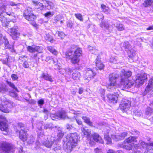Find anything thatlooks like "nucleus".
I'll return each mask as SVG.
<instances>
[{"label": "nucleus", "mask_w": 153, "mask_h": 153, "mask_svg": "<svg viewBox=\"0 0 153 153\" xmlns=\"http://www.w3.org/2000/svg\"><path fill=\"white\" fill-rule=\"evenodd\" d=\"M82 51L81 48H77L73 45L71 49L65 53V57L68 59L71 60V62L73 64H77L79 62V57L82 56Z\"/></svg>", "instance_id": "obj_1"}, {"label": "nucleus", "mask_w": 153, "mask_h": 153, "mask_svg": "<svg viewBox=\"0 0 153 153\" xmlns=\"http://www.w3.org/2000/svg\"><path fill=\"white\" fill-rule=\"evenodd\" d=\"M118 77L119 75L116 73H113L109 75L110 84L108 85L107 88L109 91L114 92L115 93H117V92L118 94L119 95V90H117L118 92L116 91V89L118 87V85L116 82V80Z\"/></svg>", "instance_id": "obj_2"}, {"label": "nucleus", "mask_w": 153, "mask_h": 153, "mask_svg": "<svg viewBox=\"0 0 153 153\" xmlns=\"http://www.w3.org/2000/svg\"><path fill=\"white\" fill-rule=\"evenodd\" d=\"M15 147L11 144L6 142L2 143L0 146V152L1 153H10L14 151Z\"/></svg>", "instance_id": "obj_3"}, {"label": "nucleus", "mask_w": 153, "mask_h": 153, "mask_svg": "<svg viewBox=\"0 0 153 153\" xmlns=\"http://www.w3.org/2000/svg\"><path fill=\"white\" fill-rule=\"evenodd\" d=\"M13 107V102L7 100L6 98L5 101H2L0 102V110L3 112L8 113L10 110L8 108H12Z\"/></svg>", "instance_id": "obj_4"}, {"label": "nucleus", "mask_w": 153, "mask_h": 153, "mask_svg": "<svg viewBox=\"0 0 153 153\" xmlns=\"http://www.w3.org/2000/svg\"><path fill=\"white\" fill-rule=\"evenodd\" d=\"M23 16L25 19L30 21L34 20L36 18L33 13L32 9L29 7L24 11Z\"/></svg>", "instance_id": "obj_5"}, {"label": "nucleus", "mask_w": 153, "mask_h": 153, "mask_svg": "<svg viewBox=\"0 0 153 153\" xmlns=\"http://www.w3.org/2000/svg\"><path fill=\"white\" fill-rule=\"evenodd\" d=\"M147 79V74L145 73H142L138 74L136 76L135 81V86L139 87L141 85L143 84L144 82L146 81Z\"/></svg>", "instance_id": "obj_6"}, {"label": "nucleus", "mask_w": 153, "mask_h": 153, "mask_svg": "<svg viewBox=\"0 0 153 153\" xmlns=\"http://www.w3.org/2000/svg\"><path fill=\"white\" fill-rule=\"evenodd\" d=\"M66 142L71 143L72 146H76L77 142V134L76 133H70L68 134L66 137Z\"/></svg>", "instance_id": "obj_7"}, {"label": "nucleus", "mask_w": 153, "mask_h": 153, "mask_svg": "<svg viewBox=\"0 0 153 153\" xmlns=\"http://www.w3.org/2000/svg\"><path fill=\"white\" fill-rule=\"evenodd\" d=\"M27 51L29 52L36 53H34L32 55V56L33 58H36L37 56V53H42V50L40 47L39 46H28L27 48Z\"/></svg>", "instance_id": "obj_8"}, {"label": "nucleus", "mask_w": 153, "mask_h": 153, "mask_svg": "<svg viewBox=\"0 0 153 153\" xmlns=\"http://www.w3.org/2000/svg\"><path fill=\"white\" fill-rule=\"evenodd\" d=\"M20 130H18L16 132L19 133V138L23 141H25L27 140V129L26 127L25 126L20 128Z\"/></svg>", "instance_id": "obj_9"}, {"label": "nucleus", "mask_w": 153, "mask_h": 153, "mask_svg": "<svg viewBox=\"0 0 153 153\" xmlns=\"http://www.w3.org/2000/svg\"><path fill=\"white\" fill-rule=\"evenodd\" d=\"M96 75V73L94 72L93 70L88 68L86 71L85 75L84 76L85 79L89 81L92 78H94Z\"/></svg>", "instance_id": "obj_10"}, {"label": "nucleus", "mask_w": 153, "mask_h": 153, "mask_svg": "<svg viewBox=\"0 0 153 153\" xmlns=\"http://www.w3.org/2000/svg\"><path fill=\"white\" fill-rule=\"evenodd\" d=\"M66 117V112L63 110L59 111L55 114H52L51 115V117L53 120H55L56 119H58L59 118L64 119Z\"/></svg>", "instance_id": "obj_11"}, {"label": "nucleus", "mask_w": 153, "mask_h": 153, "mask_svg": "<svg viewBox=\"0 0 153 153\" xmlns=\"http://www.w3.org/2000/svg\"><path fill=\"white\" fill-rule=\"evenodd\" d=\"M120 82L122 85L125 88L128 89L133 86L134 82L132 80H129L128 79H121Z\"/></svg>", "instance_id": "obj_12"}, {"label": "nucleus", "mask_w": 153, "mask_h": 153, "mask_svg": "<svg viewBox=\"0 0 153 153\" xmlns=\"http://www.w3.org/2000/svg\"><path fill=\"white\" fill-rule=\"evenodd\" d=\"M100 26L105 31L108 30L110 32H111L112 31V26L110 25L107 22H101L100 24Z\"/></svg>", "instance_id": "obj_13"}, {"label": "nucleus", "mask_w": 153, "mask_h": 153, "mask_svg": "<svg viewBox=\"0 0 153 153\" xmlns=\"http://www.w3.org/2000/svg\"><path fill=\"white\" fill-rule=\"evenodd\" d=\"M130 106V101L128 100H125L120 105V107L122 111H126L128 109Z\"/></svg>", "instance_id": "obj_14"}, {"label": "nucleus", "mask_w": 153, "mask_h": 153, "mask_svg": "<svg viewBox=\"0 0 153 153\" xmlns=\"http://www.w3.org/2000/svg\"><path fill=\"white\" fill-rule=\"evenodd\" d=\"M122 146L123 148L126 150H131L132 151H135L139 147V145L135 144L134 143L123 145Z\"/></svg>", "instance_id": "obj_15"}, {"label": "nucleus", "mask_w": 153, "mask_h": 153, "mask_svg": "<svg viewBox=\"0 0 153 153\" xmlns=\"http://www.w3.org/2000/svg\"><path fill=\"white\" fill-rule=\"evenodd\" d=\"M151 91H153V77L149 79L148 85L145 88L144 93L149 92L151 94Z\"/></svg>", "instance_id": "obj_16"}, {"label": "nucleus", "mask_w": 153, "mask_h": 153, "mask_svg": "<svg viewBox=\"0 0 153 153\" xmlns=\"http://www.w3.org/2000/svg\"><path fill=\"white\" fill-rule=\"evenodd\" d=\"M132 73L130 71H126L124 69L121 70V79H128V77H130L132 75Z\"/></svg>", "instance_id": "obj_17"}, {"label": "nucleus", "mask_w": 153, "mask_h": 153, "mask_svg": "<svg viewBox=\"0 0 153 153\" xmlns=\"http://www.w3.org/2000/svg\"><path fill=\"white\" fill-rule=\"evenodd\" d=\"M76 146H72L71 143H68L67 142L64 143L63 145V148L65 151L67 153H70L71 152L72 149Z\"/></svg>", "instance_id": "obj_18"}, {"label": "nucleus", "mask_w": 153, "mask_h": 153, "mask_svg": "<svg viewBox=\"0 0 153 153\" xmlns=\"http://www.w3.org/2000/svg\"><path fill=\"white\" fill-rule=\"evenodd\" d=\"M43 3L45 4V9L50 10L52 9L54 7V4L49 1L44 0L43 1Z\"/></svg>", "instance_id": "obj_19"}, {"label": "nucleus", "mask_w": 153, "mask_h": 153, "mask_svg": "<svg viewBox=\"0 0 153 153\" xmlns=\"http://www.w3.org/2000/svg\"><path fill=\"white\" fill-rule=\"evenodd\" d=\"M118 93L117 92V94L116 95L111 94H108L107 95V97L111 102L113 103H116L118 97L119 96V94H118Z\"/></svg>", "instance_id": "obj_20"}, {"label": "nucleus", "mask_w": 153, "mask_h": 153, "mask_svg": "<svg viewBox=\"0 0 153 153\" xmlns=\"http://www.w3.org/2000/svg\"><path fill=\"white\" fill-rule=\"evenodd\" d=\"M92 136L94 140L96 142L101 143H103V141L98 134L94 133Z\"/></svg>", "instance_id": "obj_21"}, {"label": "nucleus", "mask_w": 153, "mask_h": 153, "mask_svg": "<svg viewBox=\"0 0 153 153\" xmlns=\"http://www.w3.org/2000/svg\"><path fill=\"white\" fill-rule=\"evenodd\" d=\"M42 143L43 145L46 147L50 148L52 145L53 144L54 142L52 140L50 141L48 140H46L45 141H43Z\"/></svg>", "instance_id": "obj_22"}, {"label": "nucleus", "mask_w": 153, "mask_h": 153, "mask_svg": "<svg viewBox=\"0 0 153 153\" xmlns=\"http://www.w3.org/2000/svg\"><path fill=\"white\" fill-rule=\"evenodd\" d=\"M6 122L4 121L0 122V129L2 131H6L7 129L8 125Z\"/></svg>", "instance_id": "obj_23"}, {"label": "nucleus", "mask_w": 153, "mask_h": 153, "mask_svg": "<svg viewBox=\"0 0 153 153\" xmlns=\"http://www.w3.org/2000/svg\"><path fill=\"white\" fill-rule=\"evenodd\" d=\"M32 3L36 6L37 8L39 9L40 10H43L45 9V5L42 3L35 1H32Z\"/></svg>", "instance_id": "obj_24"}, {"label": "nucleus", "mask_w": 153, "mask_h": 153, "mask_svg": "<svg viewBox=\"0 0 153 153\" xmlns=\"http://www.w3.org/2000/svg\"><path fill=\"white\" fill-rule=\"evenodd\" d=\"M40 77L45 80L49 81L51 82L53 81V80L51 78V76L47 74H45L44 73H43L41 74Z\"/></svg>", "instance_id": "obj_25"}, {"label": "nucleus", "mask_w": 153, "mask_h": 153, "mask_svg": "<svg viewBox=\"0 0 153 153\" xmlns=\"http://www.w3.org/2000/svg\"><path fill=\"white\" fill-rule=\"evenodd\" d=\"M137 137V136H130L128 137L127 139H126V140L124 141L125 143H131L132 142H137L136 139Z\"/></svg>", "instance_id": "obj_26"}, {"label": "nucleus", "mask_w": 153, "mask_h": 153, "mask_svg": "<svg viewBox=\"0 0 153 153\" xmlns=\"http://www.w3.org/2000/svg\"><path fill=\"white\" fill-rule=\"evenodd\" d=\"M7 84L12 89L13 91H16L17 92H19V91L17 89V87L15 86V85L11 81L7 80L6 81Z\"/></svg>", "instance_id": "obj_27"}, {"label": "nucleus", "mask_w": 153, "mask_h": 153, "mask_svg": "<svg viewBox=\"0 0 153 153\" xmlns=\"http://www.w3.org/2000/svg\"><path fill=\"white\" fill-rule=\"evenodd\" d=\"M82 131L83 134L88 138V139H89L90 137V134H91V131L90 130L88 129L83 128L82 130Z\"/></svg>", "instance_id": "obj_28"}, {"label": "nucleus", "mask_w": 153, "mask_h": 153, "mask_svg": "<svg viewBox=\"0 0 153 153\" xmlns=\"http://www.w3.org/2000/svg\"><path fill=\"white\" fill-rule=\"evenodd\" d=\"M80 76L81 74L78 71H75L72 74V78L74 80H79Z\"/></svg>", "instance_id": "obj_29"}, {"label": "nucleus", "mask_w": 153, "mask_h": 153, "mask_svg": "<svg viewBox=\"0 0 153 153\" xmlns=\"http://www.w3.org/2000/svg\"><path fill=\"white\" fill-rule=\"evenodd\" d=\"M153 113V108L149 107L147 108L145 110V114L146 117L150 116Z\"/></svg>", "instance_id": "obj_30"}, {"label": "nucleus", "mask_w": 153, "mask_h": 153, "mask_svg": "<svg viewBox=\"0 0 153 153\" xmlns=\"http://www.w3.org/2000/svg\"><path fill=\"white\" fill-rule=\"evenodd\" d=\"M97 68L100 70L102 69L104 67V65L100 62V60L97 58L95 62Z\"/></svg>", "instance_id": "obj_31"}, {"label": "nucleus", "mask_w": 153, "mask_h": 153, "mask_svg": "<svg viewBox=\"0 0 153 153\" xmlns=\"http://www.w3.org/2000/svg\"><path fill=\"white\" fill-rule=\"evenodd\" d=\"M82 118L85 123L90 126H92V123L90 121V118L89 117L86 116H83Z\"/></svg>", "instance_id": "obj_32"}, {"label": "nucleus", "mask_w": 153, "mask_h": 153, "mask_svg": "<svg viewBox=\"0 0 153 153\" xmlns=\"http://www.w3.org/2000/svg\"><path fill=\"white\" fill-rule=\"evenodd\" d=\"M55 35L57 34L60 39L63 38L65 36V34L62 32H59L58 31H54L53 32Z\"/></svg>", "instance_id": "obj_33"}, {"label": "nucleus", "mask_w": 153, "mask_h": 153, "mask_svg": "<svg viewBox=\"0 0 153 153\" xmlns=\"http://www.w3.org/2000/svg\"><path fill=\"white\" fill-rule=\"evenodd\" d=\"M47 49L54 55H56L58 53L57 51L53 47L51 46H48L47 47Z\"/></svg>", "instance_id": "obj_34"}, {"label": "nucleus", "mask_w": 153, "mask_h": 153, "mask_svg": "<svg viewBox=\"0 0 153 153\" xmlns=\"http://www.w3.org/2000/svg\"><path fill=\"white\" fill-rule=\"evenodd\" d=\"M123 47L125 49L126 51L128 50L131 49V47L128 41L125 42L123 43Z\"/></svg>", "instance_id": "obj_35"}, {"label": "nucleus", "mask_w": 153, "mask_h": 153, "mask_svg": "<svg viewBox=\"0 0 153 153\" xmlns=\"http://www.w3.org/2000/svg\"><path fill=\"white\" fill-rule=\"evenodd\" d=\"M153 2V0H145L143 3V6L145 7L150 6Z\"/></svg>", "instance_id": "obj_36"}, {"label": "nucleus", "mask_w": 153, "mask_h": 153, "mask_svg": "<svg viewBox=\"0 0 153 153\" xmlns=\"http://www.w3.org/2000/svg\"><path fill=\"white\" fill-rule=\"evenodd\" d=\"M128 54L130 57H133L135 55V51L133 49L131 48L128 50Z\"/></svg>", "instance_id": "obj_37"}, {"label": "nucleus", "mask_w": 153, "mask_h": 153, "mask_svg": "<svg viewBox=\"0 0 153 153\" xmlns=\"http://www.w3.org/2000/svg\"><path fill=\"white\" fill-rule=\"evenodd\" d=\"M4 41L3 42L5 49H10L12 48V46L10 45L7 40L5 38L4 39Z\"/></svg>", "instance_id": "obj_38"}, {"label": "nucleus", "mask_w": 153, "mask_h": 153, "mask_svg": "<svg viewBox=\"0 0 153 153\" xmlns=\"http://www.w3.org/2000/svg\"><path fill=\"white\" fill-rule=\"evenodd\" d=\"M18 27L17 26H14L11 29L10 32L12 35L16 36L18 34Z\"/></svg>", "instance_id": "obj_39"}, {"label": "nucleus", "mask_w": 153, "mask_h": 153, "mask_svg": "<svg viewBox=\"0 0 153 153\" xmlns=\"http://www.w3.org/2000/svg\"><path fill=\"white\" fill-rule=\"evenodd\" d=\"M7 91V89L5 85L0 84V92L4 93Z\"/></svg>", "instance_id": "obj_40"}, {"label": "nucleus", "mask_w": 153, "mask_h": 153, "mask_svg": "<svg viewBox=\"0 0 153 153\" xmlns=\"http://www.w3.org/2000/svg\"><path fill=\"white\" fill-rule=\"evenodd\" d=\"M104 138L106 141V143L108 144H110L111 143V139L109 136L108 135L105 134L104 135Z\"/></svg>", "instance_id": "obj_41"}, {"label": "nucleus", "mask_w": 153, "mask_h": 153, "mask_svg": "<svg viewBox=\"0 0 153 153\" xmlns=\"http://www.w3.org/2000/svg\"><path fill=\"white\" fill-rule=\"evenodd\" d=\"M115 27L117 30L120 31L123 30L125 29L124 25L121 24H117Z\"/></svg>", "instance_id": "obj_42"}, {"label": "nucleus", "mask_w": 153, "mask_h": 153, "mask_svg": "<svg viewBox=\"0 0 153 153\" xmlns=\"http://www.w3.org/2000/svg\"><path fill=\"white\" fill-rule=\"evenodd\" d=\"M111 137L113 140L115 141H117L119 140H121L120 139V137L119 134H117L116 135L113 134L111 136Z\"/></svg>", "instance_id": "obj_43"}, {"label": "nucleus", "mask_w": 153, "mask_h": 153, "mask_svg": "<svg viewBox=\"0 0 153 153\" xmlns=\"http://www.w3.org/2000/svg\"><path fill=\"white\" fill-rule=\"evenodd\" d=\"M101 7L102 11L106 13H107L108 12L109 8L108 7H107L104 4H102L101 5Z\"/></svg>", "instance_id": "obj_44"}, {"label": "nucleus", "mask_w": 153, "mask_h": 153, "mask_svg": "<svg viewBox=\"0 0 153 153\" xmlns=\"http://www.w3.org/2000/svg\"><path fill=\"white\" fill-rule=\"evenodd\" d=\"M76 17L80 21H83V18L81 14L80 13H75L74 14Z\"/></svg>", "instance_id": "obj_45"}, {"label": "nucleus", "mask_w": 153, "mask_h": 153, "mask_svg": "<svg viewBox=\"0 0 153 153\" xmlns=\"http://www.w3.org/2000/svg\"><path fill=\"white\" fill-rule=\"evenodd\" d=\"M119 134L120 137V139L122 140H123L127 136L128 133L127 132H124L120 134Z\"/></svg>", "instance_id": "obj_46"}, {"label": "nucleus", "mask_w": 153, "mask_h": 153, "mask_svg": "<svg viewBox=\"0 0 153 153\" xmlns=\"http://www.w3.org/2000/svg\"><path fill=\"white\" fill-rule=\"evenodd\" d=\"M110 61L115 64L117 63V57L115 56H112L110 59Z\"/></svg>", "instance_id": "obj_47"}, {"label": "nucleus", "mask_w": 153, "mask_h": 153, "mask_svg": "<svg viewBox=\"0 0 153 153\" xmlns=\"http://www.w3.org/2000/svg\"><path fill=\"white\" fill-rule=\"evenodd\" d=\"M27 59L26 57L24 56H19V60L21 62H24L25 61H26Z\"/></svg>", "instance_id": "obj_48"}, {"label": "nucleus", "mask_w": 153, "mask_h": 153, "mask_svg": "<svg viewBox=\"0 0 153 153\" xmlns=\"http://www.w3.org/2000/svg\"><path fill=\"white\" fill-rule=\"evenodd\" d=\"M134 114L138 117H140L142 116V113L140 111L137 110L134 112Z\"/></svg>", "instance_id": "obj_49"}, {"label": "nucleus", "mask_w": 153, "mask_h": 153, "mask_svg": "<svg viewBox=\"0 0 153 153\" xmlns=\"http://www.w3.org/2000/svg\"><path fill=\"white\" fill-rule=\"evenodd\" d=\"M61 149L60 146L59 144H55L54 146L53 150L55 151L59 150Z\"/></svg>", "instance_id": "obj_50"}, {"label": "nucleus", "mask_w": 153, "mask_h": 153, "mask_svg": "<svg viewBox=\"0 0 153 153\" xmlns=\"http://www.w3.org/2000/svg\"><path fill=\"white\" fill-rule=\"evenodd\" d=\"M96 17L98 19L102 20L104 18V16L101 13H98L95 15Z\"/></svg>", "instance_id": "obj_51"}, {"label": "nucleus", "mask_w": 153, "mask_h": 153, "mask_svg": "<svg viewBox=\"0 0 153 153\" xmlns=\"http://www.w3.org/2000/svg\"><path fill=\"white\" fill-rule=\"evenodd\" d=\"M64 133L61 131H58V132L57 137L59 139H61L63 136Z\"/></svg>", "instance_id": "obj_52"}, {"label": "nucleus", "mask_w": 153, "mask_h": 153, "mask_svg": "<svg viewBox=\"0 0 153 153\" xmlns=\"http://www.w3.org/2000/svg\"><path fill=\"white\" fill-rule=\"evenodd\" d=\"M53 127L52 124L50 123L49 124H46L45 125L44 127V129H48L52 128H53Z\"/></svg>", "instance_id": "obj_53"}, {"label": "nucleus", "mask_w": 153, "mask_h": 153, "mask_svg": "<svg viewBox=\"0 0 153 153\" xmlns=\"http://www.w3.org/2000/svg\"><path fill=\"white\" fill-rule=\"evenodd\" d=\"M54 15L53 12H51L50 11L44 14V15L45 17H51L52 16Z\"/></svg>", "instance_id": "obj_54"}, {"label": "nucleus", "mask_w": 153, "mask_h": 153, "mask_svg": "<svg viewBox=\"0 0 153 153\" xmlns=\"http://www.w3.org/2000/svg\"><path fill=\"white\" fill-rule=\"evenodd\" d=\"M65 127L66 129L69 131L73 129L74 128L72 125L68 124L66 125Z\"/></svg>", "instance_id": "obj_55"}, {"label": "nucleus", "mask_w": 153, "mask_h": 153, "mask_svg": "<svg viewBox=\"0 0 153 153\" xmlns=\"http://www.w3.org/2000/svg\"><path fill=\"white\" fill-rule=\"evenodd\" d=\"M23 66L26 68H28L29 67V62H27V60L26 61H25V62H23L22 64Z\"/></svg>", "instance_id": "obj_56"}, {"label": "nucleus", "mask_w": 153, "mask_h": 153, "mask_svg": "<svg viewBox=\"0 0 153 153\" xmlns=\"http://www.w3.org/2000/svg\"><path fill=\"white\" fill-rule=\"evenodd\" d=\"M45 39L50 42L52 41V38L51 36L49 34H46L45 37Z\"/></svg>", "instance_id": "obj_57"}, {"label": "nucleus", "mask_w": 153, "mask_h": 153, "mask_svg": "<svg viewBox=\"0 0 153 153\" xmlns=\"http://www.w3.org/2000/svg\"><path fill=\"white\" fill-rule=\"evenodd\" d=\"M144 153H153V149L150 147L147 148Z\"/></svg>", "instance_id": "obj_58"}, {"label": "nucleus", "mask_w": 153, "mask_h": 153, "mask_svg": "<svg viewBox=\"0 0 153 153\" xmlns=\"http://www.w3.org/2000/svg\"><path fill=\"white\" fill-rule=\"evenodd\" d=\"M11 77L13 81L17 80L18 79V77L16 74H13L11 75Z\"/></svg>", "instance_id": "obj_59"}, {"label": "nucleus", "mask_w": 153, "mask_h": 153, "mask_svg": "<svg viewBox=\"0 0 153 153\" xmlns=\"http://www.w3.org/2000/svg\"><path fill=\"white\" fill-rule=\"evenodd\" d=\"M73 25V23L71 21H69L67 22V26L70 28H71Z\"/></svg>", "instance_id": "obj_60"}, {"label": "nucleus", "mask_w": 153, "mask_h": 153, "mask_svg": "<svg viewBox=\"0 0 153 153\" xmlns=\"http://www.w3.org/2000/svg\"><path fill=\"white\" fill-rule=\"evenodd\" d=\"M107 153H123V152L121 151H118L117 152H115L112 150H109Z\"/></svg>", "instance_id": "obj_61"}, {"label": "nucleus", "mask_w": 153, "mask_h": 153, "mask_svg": "<svg viewBox=\"0 0 153 153\" xmlns=\"http://www.w3.org/2000/svg\"><path fill=\"white\" fill-rule=\"evenodd\" d=\"M44 100L43 99H40L38 101V103L39 106L41 107V106L44 104Z\"/></svg>", "instance_id": "obj_62"}, {"label": "nucleus", "mask_w": 153, "mask_h": 153, "mask_svg": "<svg viewBox=\"0 0 153 153\" xmlns=\"http://www.w3.org/2000/svg\"><path fill=\"white\" fill-rule=\"evenodd\" d=\"M99 91L101 94V97H104L105 94V90L102 88H100L99 90Z\"/></svg>", "instance_id": "obj_63"}, {"label": "nucleus", "mask_w": 153, "mask_h": 153, "mask_svg": "<svg viewBox=\"0 0 153 153\" xmlns=\"http://www.w3.org/2000/svg\"><path fill=\"white\" fill-rule=\"evenodd\" d=\"M90 52L92 53H94L95 55H97V57H98V55H99V54H98V53L99 52V51L98 50H96L95 49L92 50L90 51Z\"/></svg>", "instance_id": "obj_64"}]
</instances>
